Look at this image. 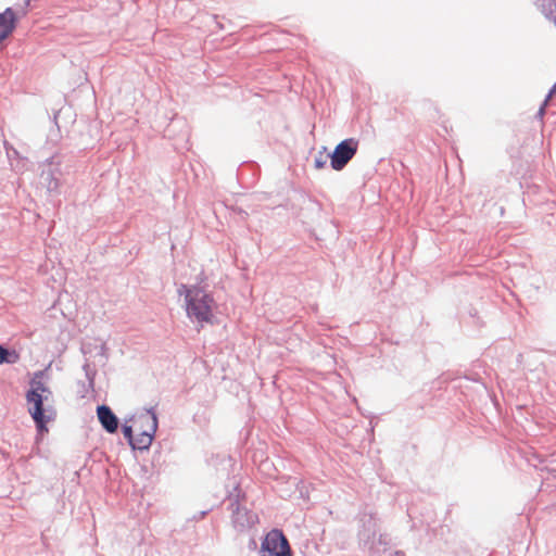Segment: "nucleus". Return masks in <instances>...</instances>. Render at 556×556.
Segmentation results:
<instances>
[{
	"label": "nucleus",
	"mask_w": 556,
	"mask_h": 556,
	"mask_svg": "<svg viewBox=\"0 0 556 556\" xmlns=\"http://www.w3.org/2000/svg\"><path fill=\"white\" fill-rule=\"evenodd\" d=\"M45 379H48L47 369L34 372L25 394L27 412L33 418L38 432L37 442L48 431L47 425L53 421L56 416L53 393Z\"/></svg>",
	"instance_id": "1"
},
{
	"label": "nucleus",
	"mask_w": 556,
	"mask_h": 556,
	"mask_svg": "<svg viewBox=\"0 0 556 556\" xmlns=\"http://www.w3.org/2000/svg\"><path fill=\"white\" fill-rule=\"evenodd\" d=\"M178 294L185 299V308L189 319L198 324L212 323L215 302L201 287L181 285Z\"/></svg>",
	"instance_id": "2"
},
{
	"label": "nucleus",
	"mask_w": 556,
	"mask_h": 556,
	"mask_svg": "<svg viewBox=\"0 0 556 556\" xmlns=\"http://www.w3.org/2000/svg\"><path fill=\"white\" fill-rule=\"evenodd\" d=\"M358 530L361 547L375 554L382 545H389V536L381 532L380 521L374 515H364Z\"/></svg>",
	"instance_id": "3"
},
{
	"label": "nucleus",
	"mask_w": 556,
	"mask_h": 556,
	"mask_svg": "<svg viewBox=\"0 0 556 556\" xmlns=\"http://www.w3.org/2000/svg\"><path fill=\"white\" fill-rule=\"evenodd\" d=\"M262 556H292L288 540L279 530L268 532L261 546Z\"/></svg>",
	"instance_id": "4"
},
{
	"label": "nucleus",
	"mask_w": 556,
	"mask_h": 556,
	"mask_svg": "<svg viewBox=\"0 0 556 556\" xmlns=\"http://www.w3.org/2000/svg\"><path fill=\"white\" fill-rule=\"evenodd\" d=\"M358 148L357 140L353 138L341 141L332 151L329 153L330 165L334 170H341L355 155Z\"/></svg>",
	"instance_id": "5"
},
{
	"label": "nucleus",
	"mask_w": 556,
	"mask_h": 556,
	"mask_svg": "<svg viewBox=\"0 0 556 556\" xmlns=\"http://www.w3.org/2000/svg\"><path fill=\"white\" fill-rule=\"evenodd\" d=\"M97 415L102 427L110 433L117 430L118 420L109 406L100 405L97 408Z\"/></svg>",
	"instance_id": "6"
},
{
	"label": "nucleus",
	"mask_w": 556,
	"mask_h": 556,
	"mask_svg": "<svg viewBox=\"0 0 556 556\" xmlns=\"http://www.w3.org/2000/svg\"><path fill=\"white\" fill-rule=\"evenodd\" d=\"M16 16L11 8L0 13V42L9 37L15 28Z\"/></svg>",
	"instance_id": "7"
},
{
	"label": "nucleus",
	"mask_w": 556,
	"mask_h": 556,
	"mask_svg": "<svg viewBox=\"0 0 556 556\" xmlns=\"http://www.w3.org/2000/svg\"><path fill=\"white\" fill-rule=\"evenodd\" d=\"M135 426H140L142 430L148 432H156L157 418L156 415L151 410H144L132 418Z\"/></svg>",
	"instance_id": "8"
},
{
	"label": "nucleus",
	"mask_w": 556,
	"mask_h": 556,
	"mask_svg": "<svg viewBox=\"0 0 556 556\" xmlns=\"http://www.w3.org/2000/svg\"><path fill=\"white\" fill-rule=\"evenodd\" d=\"M58 168H52L51 165L49 166L48 170H43L41 173V180L46 185L48 191L52 192L58 190L60 184L59 179L55 176V173H58Z\"/></svg>",
	"instance_id": "9"
},
{
	"label": "nucleus",
	"mask_w": 556,
	"mask_h": 556,
	"mask_svg": "<svg viewBox=\"0 0 556 556\" xmlns=\"http://www.w3.org/2000/svg\"><path fill=\"white\" fill-rule=\"evenodd\" d=\"M154 434L155 432H148L146 430H142L137 435V438L134 439L131 447L138 450H148L153 442Z\"/></svg>",
	"instance_id": "10"
},
{
	"label": "nucleus",
	"mask_w": 556,
	"mask_h": 556,
	"mask_svg": "<svg viewBox=\"0 0 556 556\" xmlns=\"http://www.w3.org/2000/svg\"><path fill=\"white\" fill-rule=\"evenodd\" d=\"M538 7L545 17L556 25V0H539Z\"/></svg>",
	"instance_id": "11"
},
{
	"label": "nucleus",
	"mask_w": 556,
	"mask_h": 556,
	"mask_svg": "<svg viewBox=\"0 0 556 556\" xmlns=\"http://www.w3.org/2000/svg\"><path fill=\"white\" fill-rule=\"evenodd\" d=\"M20 361V354L15 350H8L0 345V364H15Z\"/></svg>",
	"instance_id": "12"
},
{
	"label": "nucleus",
	"mask_w": 556,
	"mask_h": 556,
	"mask_svg": "<svg viewBox=\"0 0 556 556\" xmlns=\"http://www.w3.org/2000/svg\"><path fill=\"white\" fill-rule=\"evenodd\" d=\"M326 147H323V149L317 153V155L314 159V165L315 168L321 169L325 167L327 163V159L329 157V154H326Z\"/></svg>",
	"instance_id": "13"
},
{
	"label": "nucleus",
	"mask_w": 556,
	"mask_h": 556,
	"mask_svg": "<svg viewBox=\"0 0 556 556\" xmlns=\"http://www.w3.org/2000/svg\"><path fill=\"white\" fill-rule=\"evenodd\" d=\"M377 556H405L401 551H394L388 545H382L378 551L374 554Z\"/></svg>",
	"instance_id": "14"
},
{
	"label": "nucleus",
	"mask_w": 556,
	"mask_h": 556,
	"mask_svg": "<svg viewBox=\"0 0 556 556\" xmlns=\"http://www.w3.org/2000/svg\"><path fill=\"white\" fill-rule=\"evenodd\" d=\"M122 430H123L124 437L127 439L128 443L131 445L134 442L132 426H128L125 424V425H123Z\"/></svg>",
	"instance_id": "15"
},
{
	"label": "nucleus",
	"mask_w": 556,
	"mask_h": 556,
	"mask_svg": "<svg viewBox=\"0 0 556 556\" xmlns=\"http://www.w3.org/2000/svg\"><path fill=\"white\" fill-rule=\"evenodd\" d=\"M556 93V83L553 85V87L551 88L546 99H545V103H548V101L551 100V98L553 97V94Z\"/></svg>",
	"instance_id": "16"
},
{
	"label": "nucleus",
	"mask_w": 556,
	"mask_h": 556,
	"mask_svg": "<svg viewBox=\"0 0 556 556\" xmlns=\"http://www.w3.org/2000/svg\"><path fill=\"white\" fill-rule=\"evenodd\" d=\"M547 103H545V101L543 102L542 106L540 108L539 112H538V115L540 117H543L544 113H545V108H546Z\"/></svg>",
	"instance_id": "17"
},
{
	"label": "nucleus",
	"mask_w": 556,
	"mask_h": 556,
	"mask_svg": "<svg viewBox=\"0 0 556 556\" xmlns=\"http://www.w3.org/2000/svg\"><path fill=\"white\" fill-rule=\"evenodd\" d=\"M240 515H241V511H240V509H238L236 513V516H235V522L240 523L241 526H245L243 522H241Z\"/></svg>",
	"instance_id": "18"
},
{
	"label": "nucleus",
	"mask_w": 556,
	"mask_h": 556,
	"mask_svg": "<svg viewBox=\"0 0 556 556\" xmlns=\"http://www.w3.org/2000/svg\"><path fill=\"white\" fill-rule=\"evenodd\" d=\"M255 518H256V517H255L254 515H251V516L248 518V520H247V525H248V526L252 525V523L254 522Z\"/></svg>",
	"instance_id": "19"
},
{
	"label": "nucleus",
	"mask_w": 556,
	"mask_h": 556,
	"mask_svg": "<svg viewBox=\"0 0 556 556\" xmlns=\"http://www.w3.org/2000/svg\"><path fill=\"white\" fill-rule=\"evenodd\" d=\"M263 470H266L269 467V463L265 462L262 464Z\"/></svg>",
	"instance_id": "20"
}]
</instances>
